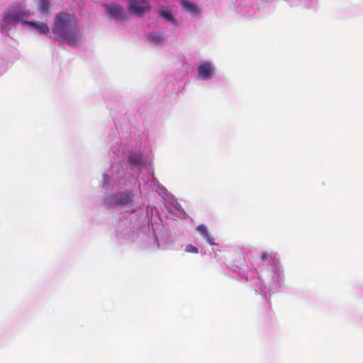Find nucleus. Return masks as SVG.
Returning <instances> with one entry per match:
<instances>
[{
  "instance_id": "obj_7",
  "label": "nucleus",
  "mask_w": 363,
  "mask_h": 363,
  "mask_svg": "<svg viewBox=\"0 0 363 363\" xmlns=\"http://www.w3.org/2000/svg\"><path fill=\"white\" fill-rule=\"evenodd\" d=\"M196 230L210 245H214V239L209 235L205 225H199L197 226Z\"/></svg>"
},
{
  "instance_id": "obj_8",
  "label": "nucleus",
  "mask_w": 363,
  "mask_h": 363,
  "mask_svg": "<svg viewBox=\"0 0 363 363\" xmlns=\"http://www.w3.org/2000/svg\"><path fill=\"white\" fill-rule=\"evenodd\" d=\"M147 39L149 41L156 45H162L165 40V38L162 35L157 33H150L147 35Z\"/></svg>"
},
{
  "instance_id": "obj_9",
  "label": "nucleus",
  "mask_w": 363,
  "mask_h": 363,
  "mask_svg": "<svg viewBox=\"0 0 363 363\" xmlns=\"http://www.w3.org/2000/svg\"><path fill=\"white\" fill-rule=\"evenodd\" d=\"M181 4L184 9L189 11L195 12L196 11V6L189 1L182 0Z\"/></svg>"
},
{
  "instance_id": "obj_12",
  "label": "nucleus",
  "mask_w": 363,
  "mask_h": 363,
  "mask_svg": "<svg viewBox=\"0 0 363 363\" xmlns=\"http://www.w3.org/2000/svg\"><path fill=\"white\" fill-rule=\"evenodd\" d=\"M259 258L263 261H268V262H272L274 260V255L272 253L269 252H263L260 256Z\"/></svg>"
},
{
  "instance_id": "obj_3",
  "label": "nucleus",
  "mask_w": 363,
  "mask_h": 363,
  "mask_svg": "<svg viewBox=\"0 0 363 363\" xmlns=\"http://www.w3.org/2000/svg\"><path fill=\"white\" fill-rule=\"evenodd\" d=\"M150 9L148 0H129V10L137 16H141Z\"/></svg>"
},
{
  "instance_id": "obj_1",
  "label": "nucleus",
  "mask_w": 363,
  "mask_h": 363,
  "mask_svg": "<svg viewBox=\"0 0 363 363\" xmlns=\"http://www.w3.org/2000/svg\"><path fill=\"white\" fill-rule=\"evenodd\" d=\"M52 31L58 35L60 42H66L69 45L75 46L79 41L74 17L69 13L61 12L56 15Z\"/></svg>"
},
{
  "instance_id": "obj_14",
  "label": "nucleus",
  "mask_w": 363,
  "mask_h": 363,
  "mask_svg": "<svg viewBox=\"0 0 363 363\" xmlns=\"http://www.w3.org/2000/svg\"><path fill=\"white\" fill-rule=\"evenodd\" d=\"M185 251L187 252H193V253H197L199 252L198 249L191 245H188L186 247Z\"/></svg>"
},
{
  "instance_id": "obj_10",
  "label": "nucleus",
  "mask_w": 363,
  "mask_h": 363,
  "mask_svg": "<svg viewBox=\"0 0 363 363\" xmlns=\"http://www.w3.org/2000/svg\"><path fill=\"white\" fill-rule=\"evenodd\" d=\"M158 13L161 17L164 18L167 21L174 22V18L171 13L167 12L164 10H160L158 11Z\"/></svg>"
},
{
  "instance_id": "obj_11",
  "label": "nucleus",
  "mask_w": 363,
  "mask_h": 363,
  "mask_svg": "<svg viewBox=\"0 0 363 363\" xmlns=\"http://www.w3.org/2000/svg\"><path fill=\"white\" fill-rule=\"evenodd\" d=\"M129 162L130 164L139 165L141 163V158L137 155L132 154L129 156Z\"/></svg>"
},
{
  "instance_id": "obj_5",
  "label": "nucleus",
  "mask_w": 363,
  "mask_h": 363,
  "mask_svg": "<svg viewBox=\"0 0 363 363\" xmlns=\"http://www.w3.org/2000/svg\"><path fill=\"white\" fill-rule=\"evenodd\" d=\"M213 68L209 62H203L198 68V74L203 79L207 80L212 77Z\"/></svg>"
},
{
  "instance_id": "obj_4",
  "label": "nucleus",
  "mask_w": 363,
  "mask_h": 363,
  "mask_svg": "<svg viewBox=\"0 0 363 363\" xmlns=\"http://www.w3.org/2000/svg\"><path fill=\"white\" fill-rule=\"evenodd\" d=\"M133 202L132 191L119 193L115 197V203L117 206H125Z\"/></svg>"
},
{
  "instance_id": "obj_13",
  "label": "nucleus",
  "mask_w": 363,
  "mask_h": 363,
  "mask_svg": "<svg viewBox=\"0 0 363 363\" xmlns=\"http://www.w3.org/2000/svg\"><path fill=\"white\" fill-rule=\"evenodd\" d=\"M109 13L111 15L116 17L121 14V9L116 6H111L109 9Z\"/></svg>"
},
{
  "instance_id": "obj_6",
  "label": "nucleus",
  "mask_w": 363,
  "mask_h": 363,
  "mask_svg": "<svg viewBox=\"0 0 363 363\" xmlns=\"http://www.w3.org/2000/svg\"><path fill=\"white\" fill-rule=\"evenodd\" d=\"M50 0H38V9L43 16L50 14Z\"/></svg>"
},
{
  "instance_id": "obj_2",
  "label": "nucleus",
  "mask_w": 363,
  "mask_h": 363,
  "mask_svg": "<svg viewBox=\"0 0 363 363\" xmlns=\"http://www.w3.org/2000/svg\"><path fill=\"white\" fill-rule=\"evenodd\" d=\"M30 14V12L29 10H11L5 13L4 21L7 24L21 22V23L24 26L28 25L35 28L40 33L48 34L50 31V29L45 23L37 22L33 21H28L24 20V18L28 17Z\"/></svg>"
}]
</instances>
